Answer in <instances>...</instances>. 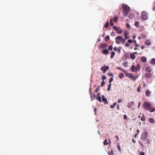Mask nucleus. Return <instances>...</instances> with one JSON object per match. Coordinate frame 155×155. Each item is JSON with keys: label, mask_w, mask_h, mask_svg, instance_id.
Returning a JSON list of instances; mask_svg holds the SVG:
<instances>
[{"label": "nucleus", "mask_w": 155, "mask_h": 155, "mask_svg": "<svg viewBox=\"0 0 155 155\" xmlns=\"http://www.w3.org/2000/svg\"><path fill=\"white\" fill-rule=\"evenodd\" d=\"M143 108L146 110H148L150 112L155 111V108L148 102L145 101L143 104Z\"/></svg>", "instance_id": "nucleus-1"}, {"label": "nucleus", "mask_w": 155, "mask_h": 155, "mask_svg": "<svg viewBox=\"0 0 155 155\" xmlns=\"http://www.w3.org/2000/svg\"><path fill=\"white\" fill-rule=\"evenodd\" d=\"M122 8L123 9V11L122 12L123 15L126 16L128 14V12L130 11V8L127 5L123 4L122 5Z\"/></svg>", "instance_id": "nucleus-2"}, {"label": "nucleus", "mask_w": 155, "mask_h": 155, "mask_svg": "<svg viewBox=\"0 0 155 155\" xmlns=\"http://www.w3.org/2000/svg\"><path fill=\"white\" fill-rule=\"evenodd\" d=\"M116 42L117 44H120L121 42L123 44L125 42V39L122 38L120 36H119L115 38Z\"/></svg>", "instance_id": "nucleus-3"}, {"label": "nucleus", "mask_w": 155, "mask_h": 155, "mask_svg": "<svg viewBox=\"0 0 155 155\" xmlns=\"http://www.w3.org/2000/svg\"><path fill=\"white\" fill-rule=\"evenodd\" d=\"M148 136V133L147 131H145L143 133L141 136V139L142 140H146Z\"/></svg>", "instance_id": "nucleus-4"}, {"label": "nucleus", "mask_w": 155, "mask_h": 155, "mask_svg": "<svg viewBox=\"0 0 155 155\" xmlns=\"http://www.w3.org/2000/svg\"><path fill=\"white\" fill-rule=\"evenodd\" d=\"M127 76L128 77L134 81H135L138 78L137 76H134L131 73H127Z\"/></svg>", "instance_id": "nucleus-5"}, {"label": "nucleus", "mask_w": 155, "mask_h": 155, "mask_svg": "<svg viewBox=\"0 0 155 155\" xmlns=\"http://www.w3.org/2000/svg\"><path fill=\"white\" fill-rule=\"evenodd\" d=\"M141 17L143 21L147 19V13L145 12L141 13Z\"/></svg>", "instance_id": "nucleus-6"}, {"label": "nucleus", "mask_w": 155, "mask_h": 155, "mask_svg": "<svg viewBox=\"0 0 155 155\" xmlns=\"http://www.w3.org/2000/svg\"><path fill=\"white\" fill-rule=\"evenodd\" d=\"M128 34L129 32L127 31L126 30L124 31V35L125 36V39H127V38H129L128 37Z\"/></svg>", "instance_id": "nucleus-7"}, {"label": "nucleus", "mask_w": 155, "mask_h": 155, "mask_svg": "<svg viewBox=\"0 0 155 155\" xmlns=\"http://www.w3.org/2000/svg\"><path fill=\"white\" fill-rule=\"evenodd\" d=\"M102 101H103L105 104H107L108 102L107 101V100L106 98H105L104 95H102Z\"/></svg>", "instance_id": "nucleus-8"}, {"label": "nucleus", "mask_w": 155, "mask_h": 155, "mask_svg": "<svg viewBox=\"0 0 155 155\" xmlns=\"http://www.w3.org/2000/svg\"><path fill=\"white\" fill-rule=\"evenodd\" d=\"M131 71L133 72H135L137 71L136 67H135L134 65H132L131 68Z\"/></svg>", "instance_id": "nucleus-9"}, {"label": "nucleus", "mask_w": 155, "mask_h": 155, "mask_svg": "<svg viewBox=\"0 0 155 155\" xmlns=\"http://www.w3.org/2000/svg\"><path fill=\"white\" fill-rule=\"evenodd\" d=\"M151 94L150 91L148 90H147L145 92L146 96L147 97H149L150 96Z\"/></svg>", "instance_id": "nucleus-10"}, {"label": "nucleus", "mask_w": 155, "mask_h": 155, "mask_svg": "<svg viewBox=\"0 0 155 155\" xmlns=\"http://www.w3.org/2000/svg\"><path fill=\"white\" fill-rule=\"evenodd\" d=\"M134 101H132L129 102L127 104V107L128 108H130L132 107L133 104H134Z\"/></svg>", "instance_id": "nucleus-11"}, {"label": "nucleus", "mask_w": 155, "mask_h": 155, "mask_svg": "<svg viewBox=\"0 0 155 155\" xmlns=\"http://www.w3.org/2000/svg\"><path fill=\"white\" fill-rule=\"evenodd\" d=\"M145 70L147 72L149 73L151 72L152 71L151 68L149 67H146L145 68Z\"/></svg>", "instance_id": "nucleus-12"}, {"label": "nucleus", "mask_w": 155, "mask_h": 155, "mask_svg": "<svg viewBox=\"0 0 155 155\" xmlns=\"http://www.w3.org/2000/svg\"><path fill=\"white\" fill-rule=\"evenodd\" d=\"M149 121L150 123L151 124L155 123V121L153 118H149Z\"/></svg>", "instance_id": "nucleus-13"}, {"label": "nucleus", "mask_w": 155, "mask_h": 155, "mask_svg": "<svg viewBox=\"0 0 155 155\" xmlns=\"http://www.w3.org/2000/svg\"><path fill=\"white\" fill-rule=\"evenodd\" d=\"M141 61L143 62H145L147 61V58L144 56L142 57L141 58Z\"/></svg>", "instance_id": "nucleus-14"}, {"label": "nucleus", "mask_w": 155, "mask_h": 155, "mask_svg": "<svg viewBox=\"0 0 155 155\" xmlns=\"http://www.w3.org/2000/svg\"><path fill=\"white\" fill-rule=\"evenodd\" d=\"M102 53L106 55L109 53V51L107 49H105L102 51Z\"/></svg>", "instance_id": "nucleus-15"}, {"label": "nucleus", "mask_w": 155, "mask_h": 155, "mask_svg": "<svg viewBox=\"0 0 155 155\" xmlns=\"http://www.w3.org/2000/svg\"><path fill=\"white\" fill-rule=\"evenodd\" d=\"M105 65H104L103 66V67H102L101 68V70L102 71H103V72L104 73L106 72V68H105Z\"/></svg>", "instance_id": "nucleus-16"}, {"label": "nucleus", "mask_w": 155, "mask_h": 155, "mask_svg": "<svg viewBox=\"0 0 155 155\" xmlns=\"http://www.w3.org/2000/svg\"><path fill=\"white\" fill-rule=\"evenodd\" d=\"M145 76L146 78H150L151 77V74L149 73H146L145 74Z\"/></svg>", "instance_id": "nucleus-17"}, {"label": "nucleus", "mask_w": 155, "mask_h": 155, "mask_svg": "<svg viewBox=\"0 0 155 155\" xmlns=\"http://www.w3.org/2000/svg\"><path fill=\"white\" fill-rule=\"evenodd\" d=\"M145 44L147 45H151V42L148 40L146 41L145 42Z\"/></svg>", "instance_id": "nucleus-18"}, {"label": "nucleus", "mask_w": 155, "mask_h": 155, "mask_svg": "<svg viewBox=\"0 0 155 155\" xmlns=\"http://www.w3.org/2000/svg\"><path fill=\"white\" fill-rule=\"evenodd\" d=\"M150 63L152 64H155V59L153 58L150 61Z\"/></svg>", "instance_id": "nucleus-19"}, {"label": "nucleus", "mask_w": 155, "mask_h": 155, "mask_svg": "<svg viewBox=\"0 0 155 155\" xmlns=\"http://www.w3.org/2000/svg\"><path fill=\"white\" fill-rule=\"evenodd\" d=\"M109 23L108 22H107L105 24L104 26V27H105L106 29H107L109 26Z\"/></svg>", "instance_id": "nucleus-20"}, {"label": "nucleus", "mask_w": 155, "mask_h": 155, "mask_svg": "<svg viewBox=\"0 0 155 155\" xmlns=\"http://www.w3.org/2000/svg\"><path fill=\"white\" fill-rule=\"evenodd\" d=\"M130 58L132 59H134L135 58V56L134 54H130Z\"/></svg>", "instance_id": "nucleus-21"}, {"label": "nucleus", "mask_w": 155, "mask_h": 155, "mask_svg": "<svg viewBox=\"0 0 155 155\" xmlns=\"http://www.w3.org/2000/svg\"><path fill=\"white\" fill-rule=\"evenodd\" d=\"M141 89V86L140 85H139L138 88L137 89V91L139 93H140V90Z\"/></svg>", "instance_id": "nucleus-22"}, {"label": "nucleus", "mask_w": 155, "mask_h": 155, "mask_svg": "<svg viewBox=\"0 0 155 155\" xmlns=\"http://www.w3.org/2000/svg\"><path fill=\"white\" fill-rule=\"evenodd\" d=\"M135 25L137 27H139L140 25V23L138 21L136 22L135 23Z\"/></svg>", "instance_id": "nucleus-23"}, {"label": "nucleus", "mask_w": 155, "mask_h": 155, "mask_svg": "<svg viewBox=\"0 0 155 155\" xmlns=\"http://www.w3.org/2000/svg\"><path fill=\"white\" fill-rule=\"evenodd\" d=\"M140 120L141 121H144L145 120V118L144 116L142 115L141 116V117Z\"/></svg>", "instance_id": "nucleus-24"}, {"label": "nucleus", "mask_w": 155, "mask_h": 155, "mask_svg": "<svg viewBox=\"0 0 155 155\" xmlns=\"http://www.w3.org/2000/svg\"><path fill=\"white\" fill-rule=\"evenodd\" d=\"M115 53L114 52L112 51L111 53V55L110 56V58H113L114 56L115 55Z\"/></svg>", "instance_id": "nucleus-25"}, {"label": "nucleus", "mask_w": 155, "mask_h": 155, "mask_svg": "<svg viewBox=\"0 0 155 155\" xmlns=\"http://www.w3.org/2000/svg\"><path fill=\"white\" fill-rule=\"evenodd\" d=\"M119 77L120 78H122L124 77V74L122 73H121L119 75Z\"/></svg>", "instance_id": "nucleus-26"}, {"label": "nucleus", "mask_w": 155, "mask_h": 155, "mask_svg": "<svg viewBox=\"0 0 155 155\" xmlns=\"http://www.w3.org/2000/svg\"><path fill=\"white\" fill-rule=\"evenodd\" d=\"M123 31L119 29L117 31V33L119 34H121L122 33Z\"/></svg>", "instance_id": "nucleus-27"}, {"label": "nucleus", "mask_w": 155, "mask_h": 155, "mask_svg": "<svg viewBox=\"0 0 155 155\" xmlns=\"http://www.w3.org/2000/svg\"><path fill=\"white\" fill-rule=\"evenodd\" d=\"M96 99L99 101L100 102H101V97H97V98Z\"/></svg>", "instance_id": "nucleus-28"}, {"label": "nucleus", "mask_w": 155, "mask_h": 155, "mask_svg": "<svg viewBox=\"0 0 155 155\" xmlns=\"http://www.w3.org/2000/svg\"><path fill=\"white\" fill-rule=\"evenodd\" d=\"M150 141L149 139H147L146 141V143L147 144H150Z\"/></svg>", "instance_id": "nucleus-29"}, {"label": "nucleus", "mask_w": 155, "mask_h": 155, "mask_svg": "<svg viewBox=\"0 0 155 155\" xmlns=\"http://www.w3.org/2000/svg\"><path fill=\"white\" fill-rule=\"evenodd\" d=\"M108 143L107 141V139H105V140L104 141V144L105 145H107L108 144Z\"/></svg>", "instance_id": "nucleus-30"}, {"label": "nucleus", "mask_w": 155, "mask_h": 155, "mask_svg": "<svg viewBox=\"0 0 155 155\" xmlns=\"http://www.w3.org/2000/svg\"><path fill=\"white\" fill-rule=\"evenodd\" d=\"M110 39V36H109L108 35L107 36H106L105 38V39L106 41H108Z\"/></svg>", "instance_id": "nucleus-31"}, {"label": "nucleus", "mask_w": 155, "mask_h": 155, "mask_svg": "<svg viewBox=\"0 0 155 155\" xmlns=\"http://www.w3.org/2000/svg\"><path fill=\"white\" fill-rule=\"evenodd\" d=\"M137 71H139L140 70V66L139 64H137V67H136Z\"/></svg>", "instance_id": "nucleus-32"}, {"label": "nucleus", "mask_w": 155, "mask_h": 155, "mask_svg": "<svg viewBox=\"0 0 155 155\" xmlns=\"http://www.w3.org/2000/svg\"><path fill=\"white\" fill-rule=\"evenodd\" d=\"M113 28L115 31H117L118 29V28L116 26H113Z\"/></svg>", "instance_id": "nucleus-33"}, {"label": "nucleus", "mask_w": 155, "mask_h": 155, "mask_svg": "<svg viewBox=\"0 0 155 155\" xmlns=\"http://www.w3.org/2000/svg\"><path fill=\"white\" fill-rule=\"evenodd\" d=\"M108 49L110 51H112L113 49V47L112 45L109 46L108 47Z\"/></svg>", "instance_id": "nucleus-34"}, {"label": "nucleus", "mask_w": 155, "mask_h": 155, "mask_svg": "<svg viewBox=\"0 0 155 155\" xmlns=\"http://www.w3.org/2000/svg\"><path fill=\"white\" fill-rule=\"evenodd\" d=\"M118 18H117L116 17H115L114 19V20L115 22H117V21Z\"/></svg>", "instance_id": "nucleus-35"}, {"label": "nucleus", "mask_w": 155, "mask_h": 155, "mask_svg": "<svg viewBox=\"0 0 155 155\" xmlns=\"http://www.w3.org/2000/svg\"><path fill=\"white\" fill-rule=\"evenodd\" d=\"M100 88V86H99L96 89V90L95 91V92L96 93L99 90Z\"/></svg>", "instance_id": "nucleus-36"}, {"label": "nucleus", "mask_w": 155, "mask_h": 155, "mask_svg": "<svg viewBox=\"0 0 155 155\" xmlns=\"http://www.w3.org/2000/svg\"><path fill=\"white\" fill-rule=\"evenodd\" d=\"M140 28L141 30V31H143L144 29V27L143 26H140Z\"/></svg>", "instance_id": "nucleus-37"}, {"label": "nucleus", "mask_w": 155, "mask_h": 155, "mask_svg": "<svg viewBox=\"0 0 155 155\" xmlns=\"http://www.w3.org/2000/svg\"><path fill=\"white\" fill-rule=\"evenodd\" d=\"M110 24L111 26H113L114 25V24L112 20L111 19H110Z\"/></svg>", "instance_id": "nucleus-38"}, {"label": "nucleus", "mask_w": 155, "mask_h": 155, "mask_svg": "<svg viewBox=\"0 0 155 155\" xmlns=\"http://www.w3.org/2000/svg\"><path fill=\"white\" fill-rule=\"evenodd\" d=\"M139 155H145V154L143 152L141 151L140 152Z\"/></svg>", "instance_id": "nucleus-39"}, {"label": "nucleus", "mask_w": 155, "mask_h": 155, "mask_svg": "<svg viewBox=\"0 0 155 155\" xmlns=\"http://www.w3.org/2000/svg\"><path fill=\"white\" fill-rule=\"evenodd\" d=\"M105 82H104V81H103L101 83V87H102L104 86V84H105Z\"/></svg>", "instance_id": "nucleus-40"}, {"label": "nucleus", "mask_w": 155, "mask_h": 155, "mask_svg": "<svg viewBox=\"0 0 155 155\" xmlns=\"http://www.w3.org/2000/svg\"><path fill=\"white\" fill-rule=\"evenodd\" d=\"M125 46L127 47H128L130 46V44H128V42L125 44Z\"/></svg>", "instance_id": "nucleus-41"}, {"label": "nucleus", "mask_w": 155, "mask_h": 155, "mask_svg": "<svg viewBox=\"0 0 155 155\" xmlns=\"http://www.w3.org/2000/svg\"><path fill=\"white\" fill-rule=\"evenodd\" d=\"M126 26L127 28H130V25L128 23H126Z\"/></svg>", "instance_id": "nucleus-42"}, {"label": "nucleus", "mask_w": 155, "mask_h": 155, "mask_svg": "<svg viewBox=\"0 0 155 155\" xmlns=\"http://www.w3.org/2000/svg\"><path fill=\"white\" fill-rule=\"evenodd\" d=\"M120 51H121L120 48H118L117 51H118V53L119 54H120Z\"/></svg>", "instance_id": "nucleus-43"}, {"label": "nucleus", "mask_w": 155, "mask_h": 155, "mask_svg": "<svg viewBox=\"0 0 155 155\" xmlns=\"http://www.w3.org/2000/svg\"><path fill=\"white\" fill-rule=\"evenodd\" d=\"M106 77L104 75H103L102 76V79L103 80H105L106 79Z\"/></svg>", "instance_id": "nucleus-44"}, {"label": "nucleus", "mask_w": 155, "mask_h": 155, "mask_svg": "<svg viewBox=\"0 0 155 155\" xmlns=\"http://www.w3.org/2000/svg\"><path fill=\"white\" fill-rule=\"evenodd\" d=\"M89 92L90 93V94L91 95V97L92 98V93L91 92V88L89 89Z\"/></svg>", "instance_id": "nucleus-45"}, {"label": "nucleus", "mask_w": 155, "mask_h": 155, "mask_svg": "<svg viewBox=\"0 0 155 155\" xmlns=\"http://www.w3.org/2000/svg\"><path fill=\"white\" fill-rule=\"evenodd\" d=\"M132 42V40L131 39H129L127 41V42L129 43H131Z\"/></svg>", "instance_id": "nucleus-46"}, {"label": "nucleus", "mask_w": 155, "mask_h": 155, "mask_svg": "<svg viewBox=\"0 0 155 155\" xmlns=\"http://www.w3.org/2000/svg\"><path fill=\"white\" fill-rule=\"evenodd\" d=\"M146 84L144 82H143V85L142 87L143 88H145L146 87Z\"/></svg>", "instance_id": "nucleus-47"}, {"label": "nucleus", "mask_w": 155, "mask_h": 155, "mask_svg": "<svg viewBox=\"0 0 155 155\" xmlns=\"http://www.w3.org/2000/svg\"><path fill=\"white\" fill-rule=\"evenodd\" d=\"M124 119L126 120L127 119V117L126 115H124Z\"/></svg>", "instance_id": "nucleus-48"}, {"label": "nucleus", "mask_w": 155, "mask_h": 155, "mask_svg": "<svg viewBox=\"0 0 155 155\" xmlns=\"http://www.w3.org/2000/svg\"><path fill=\"white\" fill-rule=\"evenodd\" d=\"M117 147H118V149L120 151H121V149H120V145H117Z\"/></svg>", "instance_id": "nucleus-49"}, {"label": "nucleus", "mask_w": 155, "mask_h": 155, "mask_svg": "<svg viewBox=\"0 0 155 155\" xmlns=\"http://www.w3.org/2000/svg\"><path fill=\"white\" fill-rule=\"evenodd\" d=\"M118 48H117V47H114V50L115 51H117V50H118Z\"/></svg>", "instance_id": "nucleus-50"}, {"label": "nucleus", "mask_w": 155, "mask_h": 155, "mask_svg": "<svg viewBox=\"0 0 155 155\" xmlns=\"http://www.w3.org/2000/svg\"><path fill=\"white\" fill-rule=\"evenodd\" d=\"M97 109H96V107H95L94 108V111L95 112V115L96 114V110H97Z\"/></svg>", "instance_id": "nucleus-51"}, {"label": "nucleus", "mask_w": 155, "mask_h": 155, "mask_svg": "<svg viewBox=\"0 0 155 155\" xmlns=\"http://www.w3.org/2000/svg\"><path fill=\"white\" fill-rule=\"evenodd\" d=\"M113 81V78H111L110 80H109V83H111V82Z\"/></svg>", "instance_id": "nucleus-52"}, {"label": "nucleus", "mask_w": 155, "mask_h": 155, "mask_svg": "<svg viewBox=\"0 0 155 155\" xmlns=\"http://www.w3.org/2000/svg\"><path fill=\"white\" fill-rule=\"evenodd\" d=\"M139 143H140V146L141 147H144L142 143L140 142Z\"/></svg>", "instance_id": "nucleus-53"}, {"label": "nucleus", "mask_w": 155, "mask_h": 155, "mask_svg": "<svg viewBox=\"0 0 155 155\" xmlns=\"http://www.w3.org/2000/svg\"><path fill=\"white\" fill-rule=\"evenodd\" d=\"M105 68H106V71L108 70V69H109V67L108 66H105Z\"/></svg>", "instance_id": "nucleus-54"}, {"label": "nucleus", "mask_w": 155, "mask_h": 155, "mask_svg": "<svg viewBox=\"0 0 155 155\" xmlns=\"http://www.w3.org/2000/svg\"><path fill=\"white\" fill-rule=\"evenodd\" d=\"M133 42L134 43L135 45L137 43V41H136L135 40H134L133 41Z\"/></svg>", "instance_id": "nucleus-55"}, {"label": "nucleus", "mask_w": 155, "mask_h": 155, "mask_svg": "<svg viewBox=\"0 0 155 155\" xmlns=\"http://www.w3.org/2000/svg\"><path fill=\"white\" fill-rule=\"evenodd\" d=\"M115 137L116 138L117 140V141L119 140V138L118 136H116Z\"/></svg>", "instance_id": "nucleus-56"}, {"label": "nucleus", "mask_w": 155, "mask_h": 155, "mask_svg": "<svg viewBox=\"0 0 155 155\" xmlns=\"http://www.w3.org/2000/svg\"><path fill=\"white\" fill-rule=\"evenodd\" d=\"M108 75L109 76H112L113 75V73H109V74H108Z\"/></svg>", "instance_id": "nucleus-57"}, {"label": "nucleus", "mask_w": 155, "mask_h": 155, "mask_svg": "<svg viewBox=\"0 0 155 155\" xmlns=\"http://www.w3.org/2000/svg\"><path fill=\"white\" fill-rule=\"evenodd\" d=\"M110 107L111 108H114V106L113 105H111Z\"/></svg>", "instance_id": "nucleus-58"}, {"label": "nucleus", "mask_w": 155, "mask_h": 155, "mask_svg": "<svg viewBox=\"0 0 155 155\" xmlns=\"http://www.w3.org/2000/svg\"><path fill=\"white\" fill-rule=\"evenodd\" d=\"M122 101V100L120 99V100H118V102L120 103Z\"/></svg>", "instance_id": "nucleus-59"}, {"label": "nucleus", "mask_w": 155, "mask_h": 155, "mask_svg": "<svg viewBox=\"0 0 155 155\" xmlns=\"http://www.w3.org/2000/svg\"><path fill=\"white\" fill-rule=\"evenodd\" d=\"M117 107L118 110L119 109V105L118 104L117 105Z\"/></svg>", "instance_id": "nucleus-60"}, {"label": "nucleus", "mask_w": 155, "mask_h": 155, "mask_svg": "<svg viewBox=\"0 0 155 155\" xmlns=\"http://www.w3.org/2000/svg\"><path fill=\"white\" fill-rule=\"evenodd\" d=\"M140 104H141V102H140L139 103V105L138 106V108H140Z\"/></svg>", "instance_id": "nucleus-61"}, {"label": "nucleus", "mask_w": 155, "mask_h": 155, "mask_svg": "<svg viewBox=\"0 0 155 155\" xmlns=\"http://www.w3.org/2000/svg\"><path fill=\"white\" fill-rule=\"evenodd\" d=\"M132 141H133L134 143H135L136 141H135L134 140V139H132Z\"/></svg>", "instance_id": "nucleus-62"}, {"label": "nucleus", "mask_w": 155, "mask_h": 155, "mask_svg": "<svg viewBox=\"0 0 155 155\" xmlns=\"http://www.w3.org/2000/svg\"><path fill=\"white\" fill-rule=\"evenodd\" d=\"M111 83H109V85H108V87H111Z\"/></svg>", "instance_id": "nucleus-63"}, {"label": "nucleus", "mask_w": 155, "mask_h": 155, "mask_svg": "<svg viewBox=\"0 0 155 155\" xmlns=\"http://www.w3.org/2000/svg\"><path fill=\"white\" fill-rule=\"evenodd\" d=\"M135 46L136 47V48H137L139 46V45H138L137 44H135Z\"/></svg>", "instance_id": "nucleus-64"}]
</instances>
